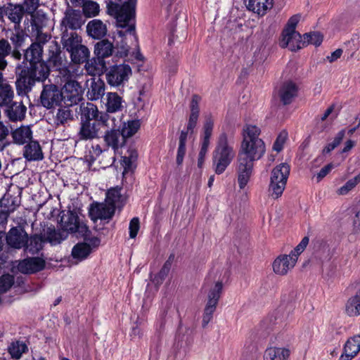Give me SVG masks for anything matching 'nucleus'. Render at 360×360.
I'll return each instance as SVG.
<instances>
[{
	"mask_svg": "<svg viewBox=\"0 0 360 360\" xmlns=\"http://www.w3.org/2000/svg\"><path fill=\"white\" fill-rule=\"evenodd\" d=\"M48 218L49 220L56 221L65 232L84 234L88 231L86 225L79 219L77 212L73 210L65 212L60 211L57 207H51Z\"/></svg>",
	"mask_w": 360,
	"mask_h": 360,
	"instance_id": "nucleus-1",
	"label": "nucleus"
},
{
	"mask_svg": "<svg viewBox=\"0 0 360 360\" xmlns=\"http://www.w3.org/2000/svg\"><path fill=\"white\" fill-rule=\"evenodd\" d=\"M235 155L233 147L229 143L227 135L224 133L220 134L212 156L216 174H222L231 164Z\"/></svg>",
	"mask_w": 360,
	"mask_h": 360,
	"instance_id": "nucleus-2",
	"label": "nucleus"
},
{
	"mask_svg": "<svg viewBox=\"0 0 360 360\" xmlns=\"http://www.w3.org/2000/svg\"><path fill=\"white\" fill-rule=\"evenodd\" d=\"M136 0H128L122 5L114 4L110 12L115 15L117 26L126 29V32L134 34L135 6Z\"/></svg>",
	"mask_w": 360,
	"mask_h": 360,
	"instance_id": "nucleus-3",
	"label": "nucleus"
},
{
	"mask_svg": "<svg viewBox=\"0 0 360 360\" xmlns=\"http://www.w3.org/2000/svg\"><path fill=\"white\" fill-rule=\"evenodd\" d=\"M49 53V59L46 60V78L49 71L55 70L58 72L57 76H61L65 81L69 79L71 72L67 66L68 61L62 58L60 48L54 41L50 42Z\"/></svg>",
	"mask_w": 360,
	"mask_h": 360,
	"instance_id": "nucleus-4",
	"label": "nucleus"
},
{
	"mask_svg": "<svg viewBox=\"0 0 360 360\" xmlns=\"http://www.w3.org/2000/svg\"><path fill=\"white\" fill-rule=\"evenodd\" d=\"M42 57L43 46L39 43L32 44L25 53V59L30 63L34 77L39 80L45 78V65Z\"/></svg>",
	"mask_w": 360,
	"mask_h": 360,
	"instance_id": "nucleus-5",
	"label": "nucleus"
},
{
	"mask_svg": "<svg viewBox=\"0 0 360 360\" xmlns=\"http://www.w3.org/2000/svg\"><path fill=\"white\" fill-rule=\"evenodd\" d=\"M132 75L129 65L126 63L114 65L107 70L105 78L108 84L113 87L124 86Z\"/></svg>",
	"mask_w": 360,
	"mask_h": 360,
	"instance_id": "nucleus-6",
	"label": "nucleus"
},
{
	"mask_svg": "<svg viewBox=\"0 0 360 360\" xmlns=\"http://www.w3.org/2000/svg\"><path fill=\"white\" fill-rule=\"evenodd\" d=\"M223 289L221 281H217L212 285L207 293V301L204 309L202 320V328L207 327L213 317L214 312L216 310L217 305L219 300Z\"/></svg>",
	"mask_w": 360,
	"mask_h": 360,
	"instance_id": "nucleus-7",
	"label": "nucleus"
},
{
	"mask_svg": "<svg viewBox=\"0 0 360 360\" xmlns=\"http://www.w3.org/2000/svg\"><path fill=\"white\" fill-rule=\"evenodd\" d=\"M31 73L30 74V71L27 69L21 70L20 67L17 68V73L18 75L15 84L16 89L18 94H25L28 91L30 90L31 86L34 83V81H41L42 82V90L41 92V102L43 104L44 101L45 99V84L44 82L45 78L43 80L37 79L33 75L32 70L30 69Z\"/></svg>",
	"mask_w": 360,
	"mask_h": 360,
	"instance_id": "nucleus-8",
	"label": "nucleus"
},
{
	"mask_svg": "<svg viewBox=\"0 0 360 360\" xmlns=\"http://www.w3.org/2000/svg\"><path fill=\"white\" fill-rule=\"evenodd\" d=\"M266 152V146L263 140L242 142L238 158L254 162L261 159Z\"/></svg>",
	"mask_w": 360,
	"mask_h": 360,
	"instance_id": "nucleus-9",
	"label": "nucleus"
},
{
	"mask_svg": "<svg viewBox=\"0 0 360 360\" xmlns=\"http://www.w3.org/2000/svg\"><path fill=\"white\" fill-rule=\"evenodd\" d=\"M63 103L66 106L77 104L82 100L83 89L82 86L75 80L68 81L61 89Z\"/></svg>",
	"mask_w": 360,
	"mask_h": 360,
	"instance_id": "nucleus-10",
	"label": "nucleus"
},
{
	"mask_svg": "<svg viewBox=\"0 0 360 360\" xmlns=\"http://www.w3.org/2000/svg\"><path fill=\"white\" fill-rule=\"evenodd\" d=\"M115 207L105 202L93 203L89 210V214L91 220L96 221L98 219H110L115 213Z\"/></svg>",
	"mask_w": 360,
	"mask_h": 360,
	"instance_id": "nucleus-11",
	"label": "nucleus"
},
{
	"mask_svg": "<svg viewBox=\"0 0 360 360\" xmlns=\"http://www.w3.org/2000/svg\"><path fill=\"white\" fill-rule=\"evenodd\" d=\"M296 262L295 255L289 254L278 256L272 264L274 272L276 274L284 276L295 266Z\"/></svg>",
	"mask_w": 360,
	"mask_h": 360,
	"instance_id": "nucleus-12",
	"label": "nucleus"
},
{
	"mask_svg": "<svg viewBox=\"0 0 360 360\" xmlns=\"http://www.w3.org/2000/svg\"><path fill=\"white\" fill-rule=\"evenodd\" d=\"M253 167L254 162L238 158V183L240 189H243L250 181L253 173Z\"/></svg>",
	"mask_w": 360,
	"mask_h": 360,
	"instance_id": "nucleus-13",
	"label": "nucleus"
},
{
	"mask_svg": "<svg viewBox=\"0 0 360 360\" xmlns=\"http://www.w3.org/2000/svg\"><path fill=\"white\" fill-rule=\"evenodd\" d=\"M6 242L15 249L25 248L28 242L27 233L20 227L11 229L6 235Z\"/></svg>",
	"mask_w": 360,
	"mask_h": 360,
	"instance_id": "nucleus-14",
	"label": "nucleus"
},
{
	"mask_svg": "<svg viewBox=\"0 0 360 360\" xmlns=\"http://www.w3.org/2000/svg\"><path fill=\"white\" fill-rule=\"evenodd\" d=\"M84 23V20L79 11L68 9L65 13L61 26L65 27L64 32H67L68 29L72 30L80 29Z\"/></svg>",
	"mask_w": 360,
	"mask_h": 360,
	"instance_id": "nucleus-15",
	"label": "nucleus"
},
{
	"mask_svg": "<svg viewBox=\"0 0 360 360\" xmlns=\"http://www.w3.org/2000/svg\"><path fill=\"white\" fill-rule=\"evenodd\" d=\"M44 266V259L39 257H32L19 261L16 266H13V268L20 273L29 274L42 269Z\"/></svg>",
	"mask_w": 360,
	"mask_h": 360,
	"instance_id": "nucleus-16",
	"label": "nucleus"
},
{
	"mask_svg": "<svg viewBox=\"0 0 360 360\" xmlns=\"http://www.w3.org/2000/svg\"><path fill=\"white\" fill-rule=\"evenodd\" d=\"M280 46L295 51L305 46L306 41L302 40V36L299 32L282 33Z\"/></svg>",
	"mask_w": 360,
	"mask_h": 360,
	"instance_id": "nucleus-17",
	"label": "nucleus"
},
{
	"mask_svg": "<svg viewBox=\"0 0 360 360\" xmlns=\"http://www.w3.org/2000/svg\"><path fill=\"white\" fill-rule=\"evenodd\" d=\"M360 351V335H356L345 342L343 352L338 360H352Z\"/></svg>",
	"mask_w": 360,
	"mask_h": 360,
	"instance_id": "nucleus-18",
	"label": "nucleus"
},
{
	"mask_svg": "<svg viewBox=\"0 0 360 360\" xmlns=\"http://www.w3.org/2000/svg\"><path fill=\"white\" fill-rule=\"evenodd\" d=\"M90 82V84L86 93L87 98L91 101H97L101 98L104 96L105 91L104 82L100 78H91L87 81V82Z\"/></svg>",
	"mask_w": 360,
	"mask_h": 360,
	"instance_id": "nucleus-19",
	"label": "nucleus"
},
{
	"mask_svg": "<svg viewBox=\"0 0 360 360\" xmlns=\"http://www.w3.org/2000/svg\"><path fill=\"white\" fill-rule=\"evenodd\" d=\"M17 190V195L15 196H13L11 194V190L7 191L4 197L0 200V205L1 207L3 209V212L6 213H9L11 212H13L15 208L20 205V191L18 188H15Z\"/></svg>",
	"mask_w": 360,
	"mask_h": 360,
	"instance_id": "nucleus-20",
	"label": "nucleus"
},
{
	"mask_svg": "<svg viewBox=\"0 0 360 360\" xmlns=\"http://www.w3.org/2000/svg\"><path fill=\"white\" fill-rule=\"evenodd\" d=\"M105 106L107 112L115 113L123 108V99L116 92H108L105 98Z\"/></svg>",
	"mask_w": 360,
	"mask_h": 360,
	"instance_id": "nucleus-21",
	"label": "nucleus"
},
{
	"mask_svg": "<svg viewBox=\"0 0 360 360\" xmlns=\"http://www.w3.org/2000/svg\"><path fill=\"white\" fill-rule=\"evenodd\" d=\"M200 101V97L198 95H193L190 104L191 113L187 124V129L191 131V133L193 132L195 128L199 117L200 108L199 103Z\"/></svg>",
	"mask_w": 360,
	"mask_h": 360,
	"instance_id": "nucleus-22",
	"label": "nucleus"
},
{
	"mask_svg": "<svg viewBox=\"0 0 360 360\" xmlns=\"http://www.w3.org/2000/svg\"><path fill=\"white\" fill-rule=\"evenodd\" d=\"M86 32L94 39H101L106 34L107 28L101 20L94 19L88 22Z\"/></svg>",
	"mask_w": 360,
	"mask_h": 360,
	"instance_id": "nucleus-23",
	"label": "nucleus"
},
{
	"mask_svg": "<svg viewBox=\"0 0 360 360\" xmlns=\"http://www.w3.org/2000/svg\"><path fill=\"white\" fill-rule=\"evenodd\" d=\"M63 102L62 91L56 85H46V108L59 105Z\"/></svg>",
	"mask_w": 360,
	"mask_h": 360,
	"instance_id": "nucleus-24",
	"label": "nucleus"
},
{
	"mask_svg": "<svg viewBox=\"0 0 360 360\" xmlns=\"http://www.w3.org/2000/svg\"><path fill=\"white\" fill-rule=\"evenodd\" d=\"M104 141L107 146L111 147L115 151L125 144V139L121 132L112 129L106 132Z\"/></svg>",
	"mask_w": 360,
	"mask_h": 360,
	"instance_id": "nucleus-25",
	"label": "nucleus"
},
{
	"mask_svg": "<svg viewBox=\"0 0 360 360\" xmlns=\"http://www.w3.org/2000/svg\"><path fill=\"white\" fill-rule=\"evenodd\" d=\"M298 88L297 85L292 82H287L281 86L279 96L284 105L289 104L292 99L297 96Z\"/></svg>",
	"mask_w": 360,
	"mask_h": 360,
	"instance_id": "nucleus-26",
	"label": "nucleus"
},
{
	"mask_svg": "<svg viewBox=\"0 0 360 360\" xmlns=\"http://www.w3.org/2000/svg\"><path fill=\"white\" fill-rule=\"evenodd\" d=\"M7 117L11 121L21 120L24 118L26 107L22 103L11 102L5 110Z\"/></svg>",
	"mask_w": 360,
	"mask_h": 360,
	"instance_id": "nucleus-27",
	"label": "nucleus"
},
{
	"mask_svg": "<svg viewBox=\"0 0 360 360\" xmlns=\"http://www.w3.org/2000/svg\"><path fill=\"white\" fill-rule=\"evenodd\" d=\"M99 124L96 122L86 121L82 124L79 136L80 139H93L98 136Z\"/></svg>",
	"mask_w": 360,
	"mask_h": 360,
	"instance_id": "nucleus-28",
	"label": "nucleus"
},
{
	"mask_svg": "<svg viewBox=\"0 0 360 360\" xmlns=\"http://www.w3.org/2000/svg\"><path fill=\"white\" fill-rule=\"evenodd\" d=\"M273 6V0H249L247 8L263 16Z\"/></svg>",
	"mask_w": 360,
	"mask_h": 360,
	"instance_id": "nucleus-29",
	"label": "nucleus"
},
{
	"mask_svg": "<svg viewBox=\"0 0 360 360\" xmlns=\"http://www.w3.org/2000/svg\"><path fill=\"white\" fill-rule=\"evenodd\" d=\"M290 352L288 349L283 347H271L265 350L264 360H288Z\"/></svg>",
	"mask_w": 360,
	"mask_h": 360,
	"instance_id": "nucleus-30",
	"label": "nucleus"
},
{
	"mask_svg": "<svg viewBox=\"0 0 360 360\" xmlns=\"http://www.w3.org/2000/svg\"><path fill=\"white\" fill-rule=\"evenodd\" d=\"M23 155L27 160L34 161L43 159L41 148L35 141H30L25 146Z\"/></svg>",
	"mask_w": 360,
	"mask_h": 360,
	"instance_id": "nucleus-31",
	"label": "nucleus"
},
{
	"mask_svg": "<svg viewBox=\"0 0 360 360\" xmlns=\"http://www.w3.org/2000/svg\"><path fill=\"white\" fill-rule=\"evenodd\" d=\"M12 137L15 143L23 145L31 141L32 131L29 126H21L12 132Z\"/></svg>",
	"mask_w": 360,
	"mask_h": 360,
	"instance_id": "nucleus-32",
	"label": "nucleus"
},
{
	"mask_svg": "<svg viewBox=\"0 0 360 360\" xmlns=\"http://www.w3.org/2000/svg\"><path fill=\"white\" fill-rule=\"evenodd\" d=\"M63 48L69 53L73 49L82 44V37L76 32H70V34L63 32L61 39Z\"/></svg>",
	"mask_w": 360,
	"mask_h": 360,
	"instance_id": "nucleus-33",
	"label": "nucleus"
},
{
	"mask_svg": "<svg viewBox=\"0 0 360 360\" xmlns=\"http://www.w3.org/2000/svg\"><path fill=\"white\" fill-rule=\"evenodd\" d=\"M86 61L85 69L90 75H100L105 69V60L98 56Z\"/></svg>",
	"mask_w": 360,
	"mask_h": 360,
	"instance_id": "nucleus-34",
	"label": "nucleus"
},
{
	"mask_svg": "<svg viewBox=\"0 0 360 360\" xmlns=\"http://www.w3.org/2000/svg\"><path fill=\"white\" fill-rule=\"evenodd\" d=\"M92 248L87 243H79L72 250V256L77 262L86 259L91 254Z\"/></svg>",
	"mask_w": 360,
	"mask_h": 360,
	"instance_id": "nucleus-35",
	"label": "nucleus"
},
{
	"mask_svg": "<svg viewBox=\"0 0 360 360\" xmlns=\"http://www.w3.org/2000/svg\"><path fill=\"white\" fill-rule=\"evenodd\" d=\"M290 174V167L285 163H281L277 165L271 172V179L278 182H283L285 184Z\"/></svg>",
	"mask_w": 360,
	"mask_h": 360,
	"instance_id": "nucleus-36",
	"label": "nucleus"
},
{
	"mask_svg": "<svg viewBox=\"0 0 360 360\" xmlns=\"http://www.w3.org/2000/svg\"><path fill=\"white\" fill-rule=\"evenodd\" d=\"M261 134V129L259 127L252 124H246L243 129V141L249 142L255 140H262L259 136Z\"/></svg>",
	"mask_w": 360,
	"mask_h": 360,
	"instance_id": "nucleus-37",
	"label": "nucleus"
},
{
	"mask_svg": "<svg viewBox=\"0 0 360 360\" xmlns=\"http://www.w3.org/2000/svg\"><path fill=\"white\" fill-rule=\"evenodd\" d=\"M70 58L74 63H82L88 60L90 56L89 49L82 44L70 52Z\"/></svg>",
	"mask_w": 360,
	"mask_h": 360,
	"instance_id": "nucleus-38",
	"label": "nucleus"
},
{
	"mask_svg": "<svg viewBox=\"0 0 360 360\" xmlns=\"http://www.w3.org/2000/svg\"><path fill=\"white\" fill-rule=\"evenodd\" d=\"M44 239L41 235H34L26 244L24 250L30 254H36L44 247Z\"/></svg>",
	"mask_w": 360,
	"mask_h": 360,
	"instance_id": "nucleus-39",
	"label": "nucleus"
},
{
	"mask_svg": "<svg viewBox=\"0 0 360 360\" xmlns=\"http://www.w3.org/2000/svg\"><path fill=\"white\" fill-rule=\"evenodd\" d=\"M113 51V44L108 40L103 39L98 41L95 45L94 53L96 56L104 60L105 58L112 55Z\"/></svg>",
	"mask_w": 360,
	"mask_h": 360,
	"instance_id": "nucleus-40",
	"label": "nucleus"
},
{
	"mask_svg": "<svg viewBox=\"0 0 360 360\" xmlns=\"http://www.w3.org/2000/svg\"><path fill=\"white\" fill-rule=\"evenodd\" d=\"M27 345L19 340L13 341L8 347V352L14 359H20L22 354L27 351Z\"/></svg>",
	"mask_w": 360,
	"mask_h": 360,
	"instance_id": "nucleus-41",
	"label": "nucleus"
},
{
	"mask_svg": "<svg viewBox=\"0 0 360 360\" xmlns=\"http://www.w3.org/2000/svg\"><path fill=\"white\" fill-rule=\"evenodd\" d=\"M6 13L13 22L20 23L23 17L24 8L20 5L10 4L6 8Z\"/></svg>",
	"mask_w": 360,
	"mask_h": 360,
	"instance_id": "nucleus-42",
	"label": "nucleus"
},
{
	"mask_svg": "<svg viewBox=\"0 0 360 360\" xmlns=\"http://www.w3.org/2000/svg\"><path fill=\"white\" fill-rule=\"evenodd\" d=\"M345 311L349 316H356L360 314V295L359 294L348 300Z\"/></svg>",
	"mask_w": 360,
	"mask_h": 360,
	"instance_id": "nucleus-43",
	"label": "nucleus"
},
{
	"mask_svg": "<svg viewBox=\"0 0 360 360\" xmlns=\"http://www.w3.org/2000/svg\"><path fill=\"white\" fill-rule=\"evenodd\" d=\"M67 234L63 231L56 230L55 228H48L46 231V242L52 245L60 243L62 240H65Z\"/></svg>",
	"mask_w": 360,
	"mask_h": 360,
	"instance_id": "nucleus-44",
	"label": "nucleus"
},
{
	"mask_svg": "<svg viewBox=\"0 0 360 360\" xmlns=\"http://www.w3.org/2000/svg\"><path fill=\"white\" fill-rule=\"evenodd\" d=\"M140 127L139 120H131L124 122L121 129V133L126 140L127 138L132 136L135 134Z\"/></svg>",
	"mask_w": 360,
	"mask_h": 360,
	"instance_id": "nucleus-45",
	"label": "nucleus"
},
{
	"mask_svg": "<svg viewBox=\"0 0 360 360\" xmlns=\"http://www.w3.org/2000/svg\"><path fill=\"white\" fill-rule=\"evenodd\" d=\"M13 91L8 84L0 86V106L6 108L13 101Z\"/></svg>",
	"mask_w": 360,
	"mask_h": 360,
	"instance_id": "nucleus-46",
	"label": "nucleus"
},
{
	"mask_svg": "<svg viewBox=\"0 0 360 360\" xmlns=\"http://www.w3.org/2000/svg\"><path fill=\"white\" fill-rule=\"evenodd\" d=\"M214 118L211 114L205 116L201 138L210 139L213 132Z\"/></svg>",
	"mask_w": 360,
	"mask_h": 360,
	"instance_id": "nucleus-47",
	"label": "nucleus"
},
{
	"mask_svg": "<svg viewBox=\"0 0 360 360\" xmlns=\"http://www.w3.org/2000/svg\"><path fill=\"white\" fill-rule=\"evenodd\" d=\"M82 5L83 13L87 18L94 17L99 13V5L95 1L85 0Z\"/></svg>",
	"mask_w": 360,
	"mask_h": 360,
	"instance_id": "nucleus-48",
	"label": "nucleus"
},
{
	"mask_svg": "<svg viewBox=\"0 0 360 360\" xmlns=\"http://www.w3.org/2000/svg\"><path fill=\"white\" fill-rule=\"evenodd\" d=\"M285 185L286 184L283 182L281 183L274 180H270L269 186V195L274 199L280 198L283 193Z\"/></svg>",
	"mask_w": 360,
	"mask_h": 360,
	"instance_id": "nucleus-49",
	"label": "nucleus"
},
{
	"mask_svg": "<svg viewBox=\"0 0 360 360\" xmlns=\"http://www.w3.org/2000/svg\"><path fill=\"white\" fill-rule=\"evenodd\" d=\"M138 157L137 151L134 149L127 150V155L122 157V165L124 171L130 170L134 165Z\"/></svg>",
	"mask_w": 360,
	"mask_h": 360,
	"instance_id": "nucleus-50",
	"label": "nucleus"
},
{
	"mask_svg": "<svg viewBox=\"0 0 360 360\" xmlns=\"http://www.w3.org/2000/svg\"><path fill=\"white\" fill-rule=\"evenodd\" d=\"M360 183V173L354 178L349 179L337 191L338 195H345L354 189Z\"/></svg>",
	"mask_w": 360,
	"mask_h": 360,
	"instance_id": "nucleus-51",
	"label": "nucleus"
},
{
	"mask_svg": "<svg viewBox=\"0 0 360 360\" xmlns=\"http://www.w3.org/2000/svg\"><path fill=\"white\" fill-rule=\"evenodd\" d=\"M121 199L120 189L111 188L107 192L105 202L112 205L115 209L119 206Z\"/></svg>",
	"mask_w": 360,
	"mask_h": 360,
	"instance_id": "nucleus-52",
	"label": "nucleus"
},
{
	"mask_svg": "<svg viewBox=\"0 0 360 360\" xmlns=\"http://www.w3.org/2000/svg\"><path fill=\"white\" fill-rule=\"evenodd\" d=\"M10 51L9 43L5 39L0 40V70H4L6 67L5 57L9 54Z\"/></svg>",
	"mask_w": 360,
	"mask_h": 360,
	"instance_id": "nucleus-53",
	"label": "nucleus"
},
{
	"mask_svg": "<svg viewBox=\"0 0 360 360\" xmlns=\"http://www.w3.org/2000/svg\"><path fill=\"white\" fill-rule=\"evenodd\" d=\"M71 111L68 108H59L54 123L57 125L63 124L68 120H71Z\"/></svg>",
	"mask_w": 360,
	"mask_h": 360,
	"instance_id": "nucleus-54",
	"label": "nucleus"
},
{
	"mask_svg": "<svg viewBox=\"0 0 360 360\" xmlns=\"http://www.w3.org/2000/svg\"><path fill=\"white\" fill-rule=\"evenodd\" d=\"M304 41H306V46L313 44L319 46L323 41V36L319 32H311L304 34Z\"/></svg>",
	"mask_w": 360,
	"mask_h": 360,
	"instance_id": "nucleus-55",
	"label": "nucleus"
},
{
	"mask_svg": "<svg viewBox=\"0 0 360 360\" xmlns=\"http://www.w3.org/2000/svg\"><path fill=\"white\" fill-rule=\"evenodd\" d=\"M103 150L98 144L92 146L89 150L88 153L85 155L86 160L89 163L94 162L98 156L102 153Z\"/></svg>",
	"mask_w": 360,
	"mask_h": 360,
	"instance_id": "nucleus-56",
	"label": "nucleus"
},
{
	"mask_svg": "<svg viewBox=\"0 0 360 360\" xmlns=\"http://www.w3.org/2000/svg\"><path fill=\"white\" fill-rule=\"evenodd\" d=\"M288 132L286 131H282L277 136L274 145L273 150L276 152L282 150L285 141L288 139Z\"/></svg>",
	"mask_w": 360,
	"mask_h": 360,
	"instance_id": "nucleus-57",
	"label": "nucleus"
},
{
	"mask_svg": "<svg viewBox=\"0 0 360 360\" xmlns=\"http://www.w3.org/2000/svg\"><path fill=\"white\" fill-rule=\"evenodd\" d=\"M82 112L87 117V121L91 122V120H94L96 116L98 115V110L93 103H87L86 105L83 107Z\"/></svg>",
	"mask_w": 360,
	"mask_h": 360,
	"instance_id": "nucleus-58",
	"label": "nucleus"
},
{
	"mask_svg": "<svg viewBox=\"0 0 360 360\" xmlns=\"http://www.w3.org/2000/svg\"><path fill=\"white\" fill-rule=\"evenodd\" d=\"M300 18L301 16L299 14H296L290 17L282 33L297 32L295 30V28L300 20Z\"/></svg>",
	"mask_w": 360,
	"mask_h": 360,
	"instance_id": "nucleus-59",
	"label": "nucleus"
},
{
	"mask_svg": "<svg viewBox=\"0 0 360 360\" xmlns=\"http://www.w3.org/2000/svg\"><path fill=\"white\" fill-rule=\"evenodd\" d=\"M174 258V256L173 255H171L169 257L168 259L165 262L160 272L156 276V277H158L161 280V281L164 280L165 278L169 274Z\"/></svg>",
	"mask_w": 360,
	"mask_h": 360,
	"instance_id": "nucleus-60",
	"label": "nucleus"
},
{
	"mask_svg": "<svg viewBox=\"0 0 360 360\" xmlns=\"http://www.w3.org/2000/svg\"><path fill=\"white\" fill-rule=\"evenodd\" d=\"M13 284V278L11 275H4L0 277V292L7 291Z\"/></svg>",
	"mask_w": 360,
	"mask_h": 360,
	"instance_id": "nucleus-61",
	"label": "nucleus"
},
{
	"mask_svg": "<svg viewBox=\"0 0 360 360\" xmlns=\"http://www.w3.org/2000/svg\"><path fill=\"white\" fill-rule=\"evenodd\" d=\"M142 323H143V321L140 320L139 319H138L135 321V323H134L135 326L132 327L131 332L130 333V335L133 338H141L143 336L144 330L141 326Z\"/></svg>",
	"mask_w": 360,
	"mask_h": 360,
	"instance_id": "nucleus-62",
	"label": "nucleus"
},
{
	"mask_svg": "<svg viewBox=\"0 0 360 360\" xmlns=\"http://www.w3.org/2000/svg\"><path fill=\"white\" fill-rule=\"evenodd\" d=\"M309 238L305 236L302 238L301 242L296 246V248L290 252V255H295L297 259H298V256L304 251L306 248L307 245L309 243Z\"/></svg>",
	"mask_w": 360,
	"mask_h": 360,
	"instance_id": "nucleus-63",
	"label": "nucleus"
},
{
	"mask_svg": "<svg viewBox=\"0 0 360 360\" xmlns=\"http://www.w3.org/2000/svg\"><path fill=\"white\" fill-rule=\"evenodd\" d=\"M139 219L138 217H134L129 223V236L131 238H134L139 230Z\"/></svg>",
	"mask_w": 360,
	"mask_h": 360,
	"instance_id": "nucleus-64",
	"label": "nucleus"
}]
</instances>
